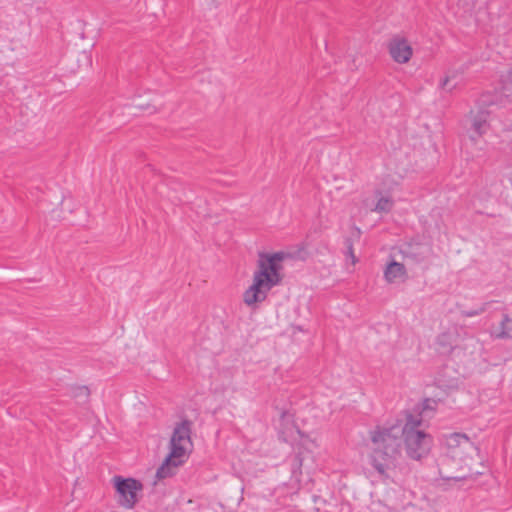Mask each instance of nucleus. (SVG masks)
<instances>
[{
  "mask_svg": "<svg viewBox=\"0 0 512 512\" xmlns=\"http://www.w3.org/2000/svg\"><path fill=\"white\" fill-rule=\"evenodd\" d=\"M292 419V415L288 412H283L281 414V421H287L289 422Z\"/></svg>",
  "mask_w": 512,
  "mask_h": 512,
  "instance_id": "obj_13",
  "label": "nucleus"
},
{
  "mask_svg": "<svg viewBox=\"0 0 512 512\" xmlns=\"http://www.w3.org/2000/svg\"><path fill=\"white\" fill-rule=\"evenodd\" d=\"M449 79L448 78H445L444 82H443V86H445L447 83H448Z\"/></svg>",
  "mask_w": 512,
  "mask_h": 512,
  "instance_id": "obj_16",
  "label": "nucleus"
},
{
  "mask_svg": "<svg viewBox=\"0 0 512 512\" xmlns=\"http://www.w3.org/2000/svg\"><path fill=\"white\" fill-rule=\"evenodd\" d=\"M359 198L362 199L364 204L369 207L371 211L377 214H388L392 210L394 204L393 198L388 192L377 191L375 193V202L371 206L363 199L361 194L359 195Z\"/></svg>",
  "mask_w": 512,
  "mask_h": 512,
  "instance_id": "obj_10",
  "label": "nucleus"
},
{
  "mask_svg": "<svg viewBox=\"0 0 512 512\" xmlns=\"http://www.w3.org/2000/svg\"><path fill=\"white\" fill-rule=\"evenodd\" d=\"M437 404V401L434 399H426L413 411L406 412L402 417L421 419V425H424L434 416Z\"/></svg>",
  "mask_w": 512,
  "mask_h": 512,
  "instance_id": "obj_9",
  "label": "nucleus"
},
{
  "mask_svg": "<svg viewBox=\"0 0 512 512\" xmlns=\"http://www.w3.org/2000/svg\"><path fill=\"white\" fill-rule=\"evenodd\" d=\"M113 482L119 497V504L126 509L134 508L138 501V493L143 488L141 482L133 478H122L121 476H114Z\"/></svg>",
  "mask_w": 512,
  "mask_h": 512,
  "instance_id": "obj_6",
  "label": "nucleus"
},
{
  "mask_svg": "<svg viewBox=\"0 0 512 512\" xmlns=\"http://www.w3.org/2000/svg\"><path fill=\"white\" fill-rule=\"evenodd\" d=\"M444 443L447 456L465 465L479 453L478 447L465 434L451 433Z\"/></svg>",
  "mask_w": 512,
  "mask_h": 512,
  "instance_id": "obj_5",
  "label": "nucleus"
},
{
  "mask_svg": "<svg viewBox=\"0 0 512 512\" xmlns=\"http://www.w3.org/2000/svg\"><path fill=\"white\" fill-rule=\"evenodd\" d=\"M494 336L499 339H506L512 337V320L504 317L499 326L494 329Z\"/></svg>",
  "mask_w": 512,
  "mask_h": 512,
  "instance_id": "obj_11",
  "label": "nucleus"
},
{
  "mask_svg": "<svg viewBox=\"0 0 512 512\" xmlns=\"http://www.w3.org/2000/svg\"><path fill=\"white\" fill-rule=\"evenodd\" d=\"M406 252L393 248L382 265V279L389 286H400L409 280Z\"/></svg>",
  "mask_w": 512,
  "mask_h": 512,
  "instance_id": "obj_4",
  "label": "nucleus"
},
{
  "mask_svg": "<svg viewBox=\"0 0 512 512\" xmlns=\"http://www.w3.org/2000/svg\"><path fill=\"white\" fill-rule=\"evenodd\" d=\"M421 419L401 417L396 423L374 431L369 444V459L373 468L382 477H389L395 466L399 451L400 435L407 455L415 460L426 457L432 448L433 439L422 429Z\"/></svg>",
  "mask_w": 512,
  "mask_h": 512,
  "instance_id": "obj_1",
  "label": "nucleus"
},
{
  "mask_svg": "<svg viewBox=\"0 0 512 512\" xmlns=\"http://www.w3.org/2000/svg\"><path fill=\"white\" fill-rule=\"evenodd\" d=\"M80 388L84 389L88 393V386L83 385V386H80Z\"/></svg>",
  "mask_w": 512,
  "mask_h": 512,
  "instance_id": "obj_15",
  "label": "nucleus"
},
{
  "mask_svg": "<svg viewBox=\"0 0 512 512\" xmlns=\"http://www.w3.org/2000/svg\"><path fill=\"white\" fill-rule=\"evenodd\" d=\"M301 466H302V460L297 457L295 459V467L293 468V475H295L297 471L300 472Z\"/></svg>",
  "mask_w": 512,
  "mask_h": 512,
  "instance_id": "obj_12",
  "label": "nucleus"
},
{
  "mask_svg": "<svg viewBox=\"0 0 512 512\" xmlns=\"http://www.w3.org/2000/svg\"><path fill=\"white\" fill-rule=\"evenodd\" d=\"M489 116V110L483 105L476 106L469 111L468 119L470 128L476 136H482L486 132L489 124Z\"/></svg>",
  "mask_w": 512,
  "mask_h": 512,
  "instance_id": "obj_8",
  "label": "nucleus"
},
{
  "mask_svg": "<svg viewBox=\"0 0 512 512\" xmlns=\"http://www.w3.org/2000/svg\"><path fill=\"white\" fill-rule=\"evenodd\" d=\"M288 257L285 252L258 254L257 268L253 273V281L243 293V302L255 309L267 298L269 291L279 285L283 279L282 262Z\"/></svg>",
  "mask_w": 512,
  "mask_h": 512,
  "instance_id": "obj_2",
  "label": "nucleus"
},
{
  "mask_svg": "<svg viewBox=\"0 0 512 512\" xmlns=\"http://www.w3.org/2000/svg\"><path fill=\"white\" fill-rule=\"evenodd\" d=\"M191 423L187 420L177 424L170 440V452L156 471V478L163 479L174 474V469L186 462L192 451Z\"/></svg>",
  "mask_w": 512,
  "mask_h": 512,
  "instance_id": "obj_3",
  "label": "nucleus"
},
{
  "mask_svg": "<svg viewBox=\"0 0 512 512\" xmlns=\"http://www.w3.org/2000/svg\"><path fill=\"white\" fill-rule=\"evenodd\" d=\"M346 253L349 256H352V244L347 240L346 242Z\"/></svg>",
  "mask_w": 512,
  "mask_h": 512,
  "instance_id": "obj_14",
  "label": "nucleus"
},
{
  "mask_svg": "<svg viewBox=\"0 0 512 512\" xmlns=\"http://www.w3.org/2000/svg\"><path fill=\"white\" fill-rule=\"evenodd\" d=\"M387 51L392 61L398 65H408L414 56L412 43L402 35H395L388 41Z\"/></svg>",
  "mask_w": 512,
  "mask_h": 512,
  "instance_id": "obj_7",
  "label": "nucleus"
}]
</instances>
